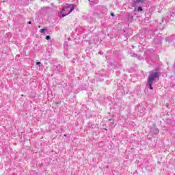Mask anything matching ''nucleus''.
Masks as SVG:
<instances>
[{
	"mask_svg": "<svg viewBox=\"0 0 175 175\" xmlns=\"http://www.w3.org/2000/svg\"><path fill=\"white\" fill-rule=\"evenodd\" d=\"M40 32H41V33H44V32H46V29H41Z\"/></svg>",
	"mask_w": 175,
	"mask_h": 175,
	"instance_id": "nucleus-12",
	"label": "nucleus"
},
{
	"mask_svg": "<svg viewBox=\"0 0 175 175\" xmlns=\"http://www.w3.org/2000/svg\"><path fill=\"white\" fill-rule=\"evenodd\" d=\"M137 11L138 12H143V8H142L141 6L138 7Z\"/></svg>",
	"mask_w": 175,
	"mask_h": 175,
	"instance_id": "nucleus-11",
	"label": "nucleus"
},
{
	"mask_svg": "<svg viewBox=\"0 0 175 175\" xmlns=\"http://www.w3.org/2000/svg\"><path fill=\"white\" fill-rule=\"evenodd\" d=\"M68 40H70V38H68Z\"/></svg>",
	"mask_w": 175,
	"mask_h": 175,
	"instance_id": "nucleus-20",
	"label": "nucleus"
},
{
	"mask_svg": "<svg viewBox=\"0 0 175 175\" xmlns=\"http://www.w3.org/2000/svg\"><path fill=\"white\" fill-rule=\"evenodd\" d=\"M74 10L75 7H73V5H68L66 7H64L61 12V16L65 17V16H68V14L72 13Z\"/></svg>",
	"mask_w": 175,
	"mask_h": 175,
	"instance_id": "nucleus-2",
	"label": "nucleus"
},
{
	"mask_svg": "<svg viewBox=\"0 0 175 175\" xmlns=\"http://www.w3.org/2000/svg\"><path fill=\"white\" fill-rule=\"evenodd\" d=\"M154 43H156V44H162V41L161 40V38H154Z\"/></svg>",
	"mask_w": 175,
	"mask_h": 175,
	"instance_id": "nucleus-5",
	"label": "nucleus"
},
{
	"mask_svg": "<svg viewBox=\"0 0 175 175\" xmlns=\"http://www.w3.org/2000/svg\"><path fill=\"white\" fill-rule=\"evenodd\" d=\"M53 71L55 72V73H59V72H62V67L61 66L60 64L54 66Z\"/></svg>",
	"mask_w": 175,
	"mask_h": 175,
	"instance_id": "nucleus-3",
	"label": "nucleus"
},
{
	"mask_svg": "<svg viewBox=\"0 0 175 175\" xmlns=\"http://www.w3.org/2000/svg\"><path fill=\"white\" fill-rule=\"evenodd\" d=\"M172 38H174V36H172L170 37L166 38H165L166 42H169V43H170V42H173V40H172Z\"/></svg>",
	"mask_w": 175,
	"mask_h": 175,
	"instance_id": "nucleus-6",
	"label": "nucleus"
},
{
	"mask_svg": "<svg viewBox=\"0 0 175 175\" xmlns=\"http://www.w3.org/2000/svg\"><path fill=\"white\" fill-rule=\"evenodd\" d=\"M111 16L112 17H114V16H115V15H114V13L111 12Z\"/></svg>",
	"mask_w": 175,
	"mask_h": 175,
	"instance_id": "nucleus-17",
	"label": "nucleus"
},
{
	"mask_svg": "<svg viewBox=\"0 0 175 175\" xmlns=\"http://www.w3.org/2000/svg\"><path fill=\"white\" fill-rule=\"evenodd\" d=\"M106 83H107V84H110V81H106Z\"/></svg>",
	"mask_w": 175,
	"mask_h": 175,
	"instance_id": "nucleus-18",
	"label": "nucleus"
},
{
	"mask_svg": "<svg viewBox=\"0 0 175 175\" xmlns=\"http://www.w3.org/2000/svg\"><path fill=\"white\" fill-rule=\"evenodd\" d=\"M149 73L150 74L148 78L147 86L150 90H154L152 84H154V81H156L157 79H159V72H158V70H153Z\"/></svg>",
	"mask_w": 175,
	"mask_h": 175,
	"instance_id": "nucleus-1",
	"label": "nucleus"
},
{
	"mask_svg": "<svg viewBox=\"0 0 175 175\" xmlns=\"http://www.w3.org/2000/svg\"><path fill=\"white\" fill-rule=\"evenodd\" d=\"M27 24H32V22H31V21H29V22L27 23Z\"/></svg>",
	"mask_w": 175,
	"mask_h": 175,
	"instance_id": "nucleus-19",
	"label": "nucleus"
},
{
	"mask_svg": "<svg viewBox=\"0 0 175 175\" xmlns=\"http://www.w3.org/2000/svg\"><path fill=\"white\" fill-rule=\"evenodd\" d=\"M130 55H131V57H137V55L135 54V53H131Z\"/></svg>",
	"mask_w": 175,
	"mask_h": 175,
	"instance_id": "nucleus-10",
	"label": "nucleus"
},
{
	"mask_svg": "<svg viewBox=\"0 0 175 175\" xmlns=\"http://www.w3.org/2000/svg\"><path fill=\"white\" fill-rule=\"evenodd\" d=\"M109 121H110L111 125H113L114 124V122L113 121V119H109Z\"/></svg>",
	"mask_w": 175,
	"mask_h": 175,
	"instance_id": "nucleus-15",
	"label": "nucleus"
},
{
	"mask_svg": "<svg viewBox=\"0 0 175 175\" xmlns=\"http://www.w3.org/2000/svg\"><path fill=\"white\" fill-rule=\"evenodd\" d=\"M45 39H46V40H50V39H51V37H50V36H46Z\"/></svg>",
	"mask_w": 175,
	"mask_h": 175,
	"instance_id": "nucleus-14",
	"label": "nucleus"
},
{
	"mask_svg": "<svg viewBox=\"0 0 175 175\" xmlns=\"http://www.w3.org/2000/svg\"><path fill=\"white\" fill-rule=\"evenodd\" d=\"M89 1L96 5V3H98L99 0H89Z\"/></svg>",
	"mask_w": 175,
	"mask_h": 175,
	"instance_id": "nucleus-8",
	"label": "nucleus"
},
{
	"mask_svg": "<svg viewBox=\"0 0 175 175\" xmlns=\"http://www.w3.org/2000/svg\"><path fill=\"white\" fill-rule=\"evenodd\" d=\"M128 17H129V20H132V18H133V16L130 14L128 15Z\"/></svg>",
	"mask_w": 175,
	"mask_h": 175,
	"instance_id": "nucleus-13",
	"label": "nucleus"
},
{
	"mask_svg": "<svg viewBox=\"0 0 175 175\" xmlns=\"http://www.w3.org/2000/svg\"><path fill=\"white\" fill-rule=\"evenodd\" d=\"M150 132L151 135H152V136H157V135L159 133V130H158V129L157 128H153V129H150Z\"/></svg>",
	"mask_w": 175,
	"mask_h": 175,
	"instance_id": "nucleus-4",
	"label": "nucleus"
},
{
	"mask_svg": "<svg viewBox=\"0 0 175 175\" xmlns=\"http://www.w3.org/2000/svg\"><path fill=\"white\" fill-rule=\"evenodd\" d=\"M42 63L40 62H38L37 63H36V65H40Z\"/></svg>",
	"mask_w": 175,
	"mask_h": 175,
	"instance_id": "nucleus-16",
	"label": "nucleus"
},
{
	"mask_svg": "<svg viewBox=\"0 0 175 175\" xmlns=\"http://www.w3.org/2000/svg\"><path fill=\"white\" fill-rule=\"evenodd\" d=\"M144 2V0H134V3H143Z\"/></svg>",
	"mask_w": 175,
	"mask_h": 175,
	"instance_id": "nucleus-7",
	"label": "nucleus"
},
{
	"mask_svg": "<svg viewBox=\"0 0 175 175\" xmlns=\"http://www.w3.org/2000/svg\"><path fill=\"white\" fill-rule=\"evenodd\" d=\"M70 92H68L67 95L69 94Z\"/></svg>",
	"mask_w": 175,
	"mask_h": 175,
	"instance_id": "nucleus-21",
	"label": "nucleus"
},
{
	"mask_svg": "<svg viewBox=\"0 0 175 175\" xmlns=\"http://www.w3.org/2000/svg\"><path fill=\"white\" fill-rule=\"evenodd\" d=\"M63 92H65V90H63Z\"/></svg>",
	"mask_w": 175,
	"mask_h": 175,
	"instance_id": "nucleus-22",
	"label": "nucleus"
},
{
	"mask_svg": "<svg viewBox=\"0 0 175 175\" xmlns=\"http://www.w3.org/2000/svg\"><path fill=\"white\" fill-rule=\"evenodd\" d=\"M175 14V8H174V10L170 12V16L171 17H173V16H174Z\"/></svg>",
	"mask_w": 175,
	"mask_h": 175,
	"instance_id": "nucleus-9",
	"label": "nucleus"
},
{
	"mask_svg": "<svg viewBox=\"0 0 175 175\" xmlns=\"http://www.w3.org/2000/svg\"><path fill=\"white\" fill-rule=\"evenodd\" d=\"M174 68H175V65H174Z\"/></svg>",
	"mask_w": 175,
	"mask_h": 175,
	"instance_id": "nucleus-23",
	"label": "nucleus"
}]
</instances>
